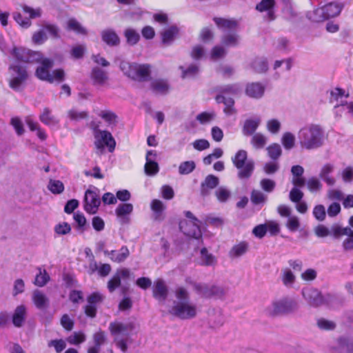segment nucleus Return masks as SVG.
Here are the masks:
<instances>
[{
  "mask_svg": "<svg viewBox=\"0 0 353 353\" xmlns=\"http://www.w3.org/2000/svg\"><path fill=\"white\" fill-rule=\"evenodd\" d=\"M175 301L170 313L181 319H191L197 314V307L190 301L188 290L183 287H176L174 290Z\"/></svg>",
  "mask_w": 353,
  "mask_h": 353,
  "instance_id": "f257e3e1",
  "label": "nucleus"
},
{
  "mask_svg": "<svg viewBox=\"0 0 353 353\" xmlns=\"http://www.w3.org/2000/svg\"><path fill=\"white\" fill-rule=\"evenodd\" d=\"M298 139L301 148L316 149L323 144V130L319 125H305L299 131Z\"/></svg>",
  "mask_w": 353,
  "mask_h": 353,
  "instance_id": "f03ea898",
  "label": "nucleus"
},
{
  "mask_svg": "<svg viewBox=\"0 0 353 353\" xmlns=\"http://www.w3.org/2000/svg\"><path fill=\"white\" fill-rule=\"evenodd\" d=\"M135 329L134 321H114L110 323L109 330L110 334L114 336V342L118 347L123 352L128 350L127 342L130 334Z\"/></svg>",
  "mask_w": 353,
  "mask_h": 353,
  "instance_id": "7ed1b4c3",
  "label": "nucleus"
},
{
  "mask_svg": "<svg viewBox=\"0 0 353 353\" xmlns=\"http://www.w3.org/2000/svg\"><path fill=\"white\" fill-rule=\"evenodd\" d=\"M232 161L239 170L238 176L239 179H248L251 176L254 169V163L252 160L248 159V154L245 150H239L232 158Z\"/></svg>",
  "mask_w": 353,
  "mask_h": 353,
  "instance_id": "20e7f679",
  "label": "nucleus"
},
{
  "mask_svg": "<svg viewBox=\"0 0 353 353\" xmlns=\"http://www.w3.org/2000/svg\"><path fill=\"white\" fill-rule=\"evenodd\" d=\"M120 68L125 75L135 80L145 81L150 74V65L148 64L122 61L120 63Z\"/></svg>",
  "mask_w": 353,
  "mask_h": 353,
  "instance_id": "39448f33",
  "label": "nucleus"
},
{
  "mask_svg": "<svg viewBox=\"0 0 353 353\" xmlns=\"http://www.w3.org/2000/svg\"><path fill=\"white\" fill-rule=\"evenodd\" d=\"M298 308V304L294 299L283 298L273 302L265 308V313L269 316H279L288 314L295 311Z\"/></svg>",
  "mask_w": 353,
  "mask_h": 353,
  "instance_id": "423d86ee",
  "label": "nucleus"
},
{
  "mask_svg": "<svg viewBox=\"0 0 353 353\" xmlns=\"http://www.w3.org/2000/svg\"><path fill=\"white\" fill-rule=\"evenodd\" d=\"M342 10V6L338 3H330L321 8L315 9L310 19L315 22L323 21L329 18L338 16Z\"/></svg>",
  "mask_w": 353,
  "mask_h": 353,
  "instance_id": "0eeeda50",
  "label": "nucleus"
},
{
  "mask_svg": "<svg viewBox=\"0 0 353 353\" xmlns=\"http://www.w3.org/2000/svg\"><path fill=\"white\" fill-rule=\"evenodd\" d=\"M194 292L199 296L204 299L221 298L225 294V290L220 286L209 285L202 283H194L192 284Z\"/></svg>",
  "mask_w": 353,
  "mask_h": 353,
  "instance_id": "6e6552de",
  "label": "nucleus"
},
{
  "mask_svg": "<svg viewBox=\"0 0 353 353\" xmlns=\"http://www.w3.org/2000/svg\"><path fill=\"white\" fill-rule=\"evenodd\" d=\"M302 295L307 303L313 307H319L323 304H328L332 296L327 294L325 296L315 288H305L302 290Z\"/></svg>",
  "mask_w": 353,
  "mask_h": 353,
  "instance_id": "1a4fd4ad",
  "label": "nucleus"
},
{
  "mask_svg": "<svg viewBox=\"0 0 353 353\" xmlns=\"http://www.w3.org/2000/svg\"><path fill=\"white\" fill-rule=\"evenodd\" d=\"M94 145L102 153L106 146L109 152H112L116 146L114 139L110 132L106 130H97L94 132Z\"/></svg>",
  "mask_w": 353,
  "mask_h": 353,
  "instance_id": "9d476101",
  "label": "nucleus"
},
{
  "mask_svg": "<svg viewBox=\"0 0 353 353\" xmlns=\"http://www.w3.org/2000/svg\"><path fill=\"white\" fill-rule=\"evenodd\" d=\"M21 7L23 12L28 14V17L23 18L21 13L14 12L13 18L21 28H28L32 25L30 19L40 17L42 10L40 8H33L26 5H23Z\"/></svg>",
  "mask_w": 353,
  "mask_h": 353,
  "instance_id": "9b49d317",
  "label": "nucleus"
},
{
  "mask_svg": "<svg viewBox=\"0 0 353 353\" xmlns=\"http://www.w3.org/2000/svg\"><path fill=\"white\" fill-rule=\"evenodd\" d=\"M10 79L9 85L14 90H19L21 84L25 82L28 77L25 67L19 65H11L9 67Z\"/></svg>",
  "mask_w": 353,
  "mask_h": 353,
  "instance_id": "f8f14e48",
  "label": "nucleus"
},
{
  "mask_svg": "<svg viewBox=\"0 0 353 353\" xmlns=\"http://www.w3.org/2000/svg\"><path fill=\"white\" fill-rule=\"evenodd\" d=\"M12 54L19 61L30 63L34 61L39 62L41 54L37 52L30 50L14 47L12 50Z\"/></svg>",
  "mask_w": 353,
  "mask_h": 353,
  "instance_id": "ddd939ff",
  "label": "nucleus"
},
{
  "mask_svg": "<svg viewBox=\"0 0 353 353\" xmlns=\"http://www.w3.org/2000/svg\"><path fill=\"white\" fill-rule=\"evenodd\" d=\"M101 204L99 196L94 191L88 190L85 193L83 207L89 214H94L98 211Z\"/></svg>",
  "mask_w": 353,
  "mask_h": 353,
  "instance_id": "4468645a",
  "label": "nucleus"
},
{
  "mask_svg": "<svg viewBox=\"0 0 353 353\" xmlns=\"http://www.w3.org/2000/svg\"><path fill=\"white\" fill-rule=\"evenodd\" d=\"M199 221H181L179 223V228L186 236L199 239L201 237V232L199 226Z\"/></svg>",
  "mask_w": 353,
  "mask_h": 353,
  "instance_id": "2eb2a0df",
  "label": "nucleus"
},
{
  "mask_svg": "<svg viewBox=\"0 0 353 353\" xmlns=\"http://www.w3.org/2000/svg\"><path fill=\"white\" fill-rule=\"evenodd\" d=\"M131 272L127 268H121L117 270L113 276L108 282V289L110 292H113L121 284V280L125 281L130 279Z\"/></svg>",
  "mask_w": 353,
  "mask_h": 353,
  "instance_id": "dca6fc26",
  "label": "nucleus"
},
{
  "mask_svg": "<svg viewBox=\"0 0 353 353\" xmlns=\"http://www.w3.org/2000/svg\"><path fill=\"white\" fill-rule=\"evenodd\" d=\"M41 65L39 66L35 74L37 77L42 81H50L51 79H49L50 72V69L53 67L54 61L48 58L41 59V56L40 57V61Z\"/></svg>",
  "mask_w": 353,
  "mask_h": 353,
  "instance_id": "f3484780",
  "label": "nucleus"
},
{
  "mask_svg": "<svg viewBox=\"0 0 353 353\" xmlns=\"http://www.w3.org/2000/svg\"><path fill=\"white\" fill-rule=\"evenodd\" d=\"M157 153L150 150L146 155V163L144 166L145 172L148 175H155L159 170V165L156 162Z\"/></svg>",
  "mask_w": 353,
  "mask_h": 353,
  "instance_id": "a211bd4d",
  "label": "nucleus"
},
{
  "mask_svg": "<svg viewBox=\"0 0 353 353\" xmlns=\"http://www.w3.org/2000/svg\"><path fill=\"white\" fill-rule=\"evenodd\" d=\"M154 297L159 301H164L168 294V289L163 279H159L154 281L152 289Z\"/></svg>",
  "mask_w": 353,
  "mask_h": 353,
  "instance_id": "6ab92c4d",
  "label": "nucleus"
},
{
  "mask_svg": "<svg viewBox=\"0 0 353 353\" xmlns=\"http://www.w3.org/2000/svg\"><path fill=\"white\" fill-rule=\"evenodd\" d=\"M274 0H261V1L256 5V9L261 12H267L265 18L269 21H272L275 18L274 12Z\"/></svg>",
  "mask_w": 353,
  "mask_h": 353,
  "instance_id": "aec40b11",
  "label": "nucleus"
},
{
  "mask_svg": "<svg viewBox=\"0 0 353 353\" xmlns=\"http://www.w3.org/2000/svg\"><path fill=\"white\" fill-rule=\"evenodd\" d=\"M133 208V205L131 203H121L117 207L115 214L122 223H126L129 221L128 216L132 212Z\"/></svg>",
  "mask_w": 353,
  "mask_h": 353,
  "instance_id": "412c9836",
  "label": "nucleus"
},
{
  "mask_svg": "<svg viewBox=\"0 0 353 353\" xmlns=\"http://www.w3.org/2000/svg\"><path fill=\"white\" fill-rule=\"evenodd\" d=\"M214 21L217 27L224 33L235 31L238 26L237 21L233 19L215 17Z\"/></svg>",
  "mask_w": 353,
  "mask_h": 353,
  "instance_id": "4be33fe9",
  "label": "nucleus"
},
{
  "mask_svg": "<svg viewBox=\"0 0 353 353\" xmlns=\"http://www.w3.org/2000/svg\"><path fill=\"white\" fill-rule=\"evenodd\" d=\"M104 254L112 261L121 263L128 257L130 252L126 246H123L119 250H105L104 251Z\"/></svg>",
  "mask_w": 353,
  "mask_h": 353,
  "instance_id": "5701e85b",
  "label": "nucleus"
},
{
  "mask_svg": "<svg viewBox=\"0 0 353 353\" xmlns=\"http://www.w3.org/2000/svg\"><path fill=\"white\" fill-rule=\"evenodd\" d=\"M26 318V307L23 305H19L16 307L12 316V321L13 325L17 327L23 326Z\"/></svg>",
  "mask_w": 353,
  "mask_h": 353,
  "instance_id": "b1692460",
  "label": "nucleus"
},
{
  "mask_svg": "<svg viewBox=\"0 0 353 353\" xmlns=\"http://www.w3.org/2000/svg\"><path fill=\"white\" fill-rule=\"evenodd\" d=\"M216 101L217 103H223L225 105L223 111L228 116H232L236 114V110L234 107V101L230 97H227L223 94H219L216 97Z\"/></svg>",
  "mask_w": 353,
  "mask_h": 353,
  "instance_id": "393cba45",
  "label": "nucleus"
},
{
  "mask_svg": "<svg viewBox=\"0 0 353 353\" xmlns=\"http://www.w3.org/2000/svg\"><path fill=\"white\" fill-rule=\"evenodd\" d=\"M39 120L48 126H54L59 124V119L53 114L52 110L44 108L39 115Z\"/></svg>",
  "mask_w": 353,
  "mask_h": 353,
  "instance_id": "a878e982",
  "label": "nucleus"
},
{
  "mask_svg": "<svg viewBox=\"0 0 353 353\" xmlns=\"http://www.w3.org/2000/svg\"><path fill=\"white\" fill-rule=\"evenodd\" d=\"M334 165L332 163H325L323 165L319 173V177L323 179L328 185H334L336 180L330 176L334 172Z\"/></svg>",
  "mask_w": 353,
  "mask_h": 353,
  "instance_id": "bb28decb",
  "label": "nucleus"
},
{
  "mask_svg": "<svg viewBox=\"0 0 353 353\" xmlns=\"http://www.w3.org/2000/svg\"><path fill=\"white\" fill-rule=\"evenodd\" d=\"M219 178L214 175H208L203 182L201 183V194L205 196L208 194L209 190L214 189L219 184Z\"/></svg>",
  "mask_w": 353,
  "mask_h": 353,
  "instance_id": "cd10ccee",
  "label": "nucleus"
},
{
  "mask_svg": "<svg viewBox=\"0 0 353 353\" xmlns=\"http://www.w3.org/2000/svg\"><path fill=\"white\" fill-rule=\"evenodd\" d=\"M91 78L94 85L102 86L105 84L108 76L104 70L95 67L92 70Z\"/></svg>",
  "mask_w": 353,
  "mask_h": 353,
  "instance_id": "c85d7f7f",
  "label": "nucleus"
},
{
  "mask_svg": "<svg viewBox=\"0 0 353 353\" xmlns=\"http://www.w3.org/2000/svg\"><path fill=\"white\" fill-rule=\"evenodd\" d=\"M248 243L246 241H241L232 246L229 252V256L232 259L241 257L248 251Z\"/></svg>",
  "mask_w": 353,
  "mask_h": 353,
  "instance_id": "c756f323",
  "label": "nucleus"
},
{
  "mask_svg": "<svg viewBox=\"0 0 353 353\" xmlns=\"http://www.w3.org/2000/svg\"><path fill=\"white\" fill-rule=\"evenodd\" d=\"M265 88L259 83H252L247 85L246 94L252 98H260L263 95Z\"/></svg>",
  "mask_w": 353,
  "mask_h": 353,
  "instance_id": "7c9ffc66",
  "label": "nucleus"
},
{
  "mask_svg": "<svg viewBox=\"0 0 353 353\" xmlns=\"http://www.w3.org/2000/svg\"><path fill=\"white\" fill-rule=\"evenodd\" d=\"M32 301L38 309H45L48 307L49 299L44 293L39 290L34 291L32 294Z\"/></svg>",
  "mask_w": 353,
  "mask_h": 353,
  "instance_id": "2f4dec72",
  "label": "nucleus"
},
{
  "mask_svg": "<svg viewBox=\"0 0 353 353\" xmlns=\"http://www.w3.org/2000/svg\"><path fill=\"white\" fill-rule=\"evenodd\" d=\"M261 123L260 118L249 119L245 121L242 132L245 136L252 135L257 129Z\"/></svg>",
  "mask_w": 353,
  "mask_h": 353,
  "instance_id": "473e14b6",
  "label": "nucleus"
},
{
  "mask_svg": "<svg viewBox=\"0 0 353 353\" xmlns=\"http://www.w3.org/2000/svg\"><path fill=\"white\" fill-rule=\"evenodd\" d=\"M221 42L226 47H234L239 44V37L235 31L224 33Z\"/></svg>",
  "mask_w": 353,
  "mask_h": 353,
  "instance_id": "72a5a7b5",
  "label": "nucleus"
},
{
  "mask_svg": "<svg viewBox=\"0 0 353 353\" xmlns=\"http://www.w3.org/2000/svg\"><path fill=\"white\" fill-rule=\"evenodd\" d=\"M103 41L109 46H117L119 43V38L112 30H105L101 32Z\"/></svg>",
  "mask_w": 353,
  "mask_h": 353,
  "instance_id": "f704fd0d",
  "label": "nucleus"
},
{
  "mask_svg": "<svg viewBox=\"0 0 353 353\" xmlns=\"http://www.w3.org/2000/svg\"><path fill=\"white\" fill-rule=\"evenodd\" d=\"M281 278L283 284L288 288H292L296 281L295 274L289 268L282 270Z\"/></svg>",
  "mask_w": 353,
  "mask_h": 353,
  "instance_id": "c9c22d12",
  "label": "nucleus"
},
{
  "mask_svg": "<svg viewBox=\"0 0 353 353\" xmlns=\"http://www.w3.org/2000/svg\"><path fill=\"white\" fill-rule=\"evenodd\" d=\"M251 67L257 73L265 72L268 69L267 60L263 57L255 58L251 63Z\"/></svg>",
  "mask_w": 353,
  "mask_h": 353,
  "instance_id": "e433bc0d",
  "label": "nucleus"
},
{
  "mask_svg": "<svg viewBox=\"0 0 353 353\" xmlns=\"http://www.w3.org/2000/svg\"><path fill=\"white\" fill-rule=\"evenodd\" d=\"M200 260L201 263L206 266L214 265L216 263L215 256L212 254L209 253L205 248L201 250Z\"/></svg>",
  "mask_w": 353,
  "mask_h": 353,
  "instance_id": "4c0bfd02",
  "label": "nucleus"
},
{
  "mask_svg": "<svg viewBox=\"0 0 353 353\" xmlns=\"http://www.w3.org/2000/svg\"><path fill=\"white\" fill-rule=\"evenodd\" d=\"M153 90L159 94H166L169 90V85L165 80L156 79L152 82Z\"/></svg>",
  "mask_w": 353,
  "mask_h": 353,
  "instance_id": "58836bf2",
  "label": "nucleus"
},
{
  "mask_svg": "<svg viewBox=\"0 0 353 353\" xmlns=\"http://www.w3.org/2000/svg\"><path fill=\"white\" fill-rule=\"evenodd\" d=\"M67 29L72 30L77 34L85 35L87 30L81 23L75 19H70L67 22Z\"/></svg>",
  "mask_w": 353,
  "mask_h": 353,
  "instance_id": "ea45409f",
  "label": "nucleus"
},
{
  "mask_svg": "<svg viewBox=\"0 0 353 353\" xmlns=\"http://www.w3.org/2000/svg\"><path fill=\"white\" fill-rule=\"evenodd\" d=\"M38 270L39 273L35 276L34 283L39 287H43L50 281V276L46 270L39 268Z\"/></svg>",
  "mask_w": 353,
  "mask_h": 353,
  "instance_id": "a19ab883",
  "label": "nucleus"
},
{
  "mask_svg": "<svg viewBox=\"0 0 353 353\" xmlns=\"http://www.w3.org/2000/svg\"><path fill=\"white\" fill-rule=\"evenodd\" d=\"M179 30L175 26H172L162 33V41L165 44H170L178 34Z\"/></svg>",
  "mask_w": 353,
  "mask_h": 353,
  "instance_id": "79ce46f5",
  "label": "nucleus"
},
{
  "mask_svg": "<svg viewBox=\"0 0 353 353\" xmlns=\"http://www.w3.org/2000/svg\"><path fill=\"white\" fill-rule=\"evenodd\" d=\"M267 199V196L260 190H253L251 192L250 200L254 205L264 204Z\"/></svg>",
  "mask_w": 353,
  "mask_h": 353,
  "instance_id": "37998d69",
  "label": "nucleus"
},
{
  "mask_svg": "<svg viewBox=\"0 0 353 353\" xmlns=\"http://www.w3.org/2000/svg\"><path fill=\"white\" fill-rule=\"evenodd\" d=\"M48 189L54 194H59L63 192L64 185L59 180L50 179Z\"/></svg>",
  "mask_w": 353,
  "mask_h": 353,
  "instance_id": "c03bdc74",
  "label": "nucleus"
},
{
  "mask_svg": "<svg viewBox=\"0 0 353 353\" xmlns=\"http://www.w3.org/2000/svg\"><path fill=\"white\" fill-rule=\"evenodd\" d=\"M196 164L194 161H186L180 163L179 166V172L180 174H188L194 171Z\"/></svg>",
  "mask_w": 353,
  "mask_h": 353,
  "instance_id": "a18cd8bd",
  "label": "nucleus"
},
{
  "mask_svg": "<svg viewBox=\"0 0 353 353\" xmlns=\"http://www.w3.org/2000/svg\"><path fill=\"white\" fill-rule=\"evenodd\" d=\"M86 339V336L84 333L81 332H75L70 335L66 341L71 345H77L83 343Z\"/></svg>",
  "mask_w": 353,
  "mask_h": 353,
  "instance_id": "49530a36",
  "label": "nucleus"
},
{
  "mask_svg": "<svg viewBox=\"0 0 353 353\" xmlns=\"http://www.w3.org/2000/svg\"><path fill=\"white\" fill-rule=\"evenodd\" d=\"M99 116L109 125H114L117 123V116L110 110H101Z\"/></svg>",
  "mask_w": 353,
  "mask_h": 353,
  "instance_id": "de8ad7c7",
  "label": "nucleus"
},
{
  "mask_svg": "<svg viewBox=\"0 0 353 353\" xmlns=\"http://www.w3.org/2000/svg\"><path fill=\"white\" fill-rule=\"evenodd\" d=\"M90 268L92 272L97 270L99 274L101 276H108L111 271V266L108 263L101 264L98 266L97 263H94L93 264H90Z\"/></svg>",
  "mask_w": 353,
  "mask_h": 353,
  "instance_id": "09e8293b",
  "label": "nucleus"
},
{
  "mask_svg": "<svg viewBox=\"0 0 353 353\" xmlns=\"http://www.w3.org/2000/svg\"><path fill=\"white\" fill-rule=\"evenodd\" d=\"M281 143L286 150H290L294 146L295 136L291 132H285L283 134Z\"/></svg>",
  "mask_w": 353,
  "mask_h": 353,
  "instance_id": "8fccbe9b",
  "label": "nucleus"
},
{
  "mask_svg": "<svg viewBox=\"0 0 353 353\" xmlns=\"http://www.w3.org/2000/svg\"><path fill=\"white\" fill-rule=\"evenodd\" d=\"M125 37L127 39L128 43L130 45H135L139 40V34L133 29H127L125 31Z\"/></svg>",
  "mask_w": 353,
  "mask_h": 353,
  "instance_id": "3c124183",
  "label": "nucleus"
},
{
  "mask_svg": "<svg viewBox=\"0 0 353 353\" xmlns=\"http://www.w3.org/2000/svg\"><path fill=\"white\" fill-rule=\"evenodd\" d=\"M266 137L260 133L255 134L252 137L251 141V143L253 145V146L257 149L263 148L266 144Z\"/></svg>",
  "mask_w": 353,
  "mask_h": 353,
  "instance_id": "603ef678",
  "label": "nucleus"
},
{
  "mask_svg": "<svg viewBox=\"0 0 353 353\" xmlns=\"http://www.w3.org/2000/svg\"><path fill=\"white\" fill-rule=\"evenodd\" d=\"M269 157L274 160H276L281 155V148L277 143H273L267 148Z\"/></svg>",
  "mask_w": 353,
  "mask_h": 353,
  "instance_id": "864d4df0",
  "label": "nucleus"
},
{
  "mask_svg": "<svg viewBox=\"0 0 353 353\" xmlns=\"http://www.w3.org/2000/svg\"><path fill=\"white\" fill-rule=\"evenodd\" d=\"M48 39L45 29L43 27L42 29L35 32L32 37V41L34 43L41 45L43 43Z\"/></svg>",
  "mask_w": 353,
  "mask_h": 353,
  "instance_id": "5fc2aeb1",
  "label": "nucleus"
},
{
  "mask_svg": "<svg viewBox=\"0 0 353 353\" xmlns=\"http://www.w3.org/2000/svg\"><path fill=\"white\" fill-rule=\"evenodd\" d=\"M285 225L290 231L296 232L301 226L299 219L296 216H290L288 217Z\"/></svg>",
  "mask_w": 353,
  "mask_h": 353,
  "instance_id": "6e6d98bb",
  "label": "nucleus"
},
{
  "mask_svg": "<svg viewBox=\"0 0 353 353\" xmlns=\"http://www.w3.org/2000/svg\"><path fill=\"white\" fill-rule=\"evenodd\" d=\"M179 68L182 70L183 79L194 77L199 71V67L196 65H191L187 69L183 66H180Z\"/></svg>",
  "mask_w": 353,
  "mask_h": 353,
  "instance_id": "4d7b16f0",
  "label": "nucleus"
},
{
  "mask_svg": "<svg viewBox=\"0 0 353 353\" xmlns=\"http://www.w3.org/2000/svg\"><path fill=\"white\" fill-rule=\"evenodd\" d=\"M260 186L265 192L270 193L274 190L276 183L270 179H263L260 181Z\"/></svg>",
  "mask_w": 353,
  "mask_h": 353,
  "instance_id": "13d9d810",
  "label": "nucleus"
},
{
  "mask_svg": "<svg viewBox=\"0 0 353 353\" xmlns=\"http://www.w3.org/2000/svg\"><path fill=\"white\" fill-rule=\"evenodd\" d=\"M217 199L221 202H225L230 196V192L226 188L220 187L215 192Z\"/></svg>",
  "mask_w": 353,
  "mask_h": 353,
  "instance_id": "bf43d9fd",
  "label": "nucleus"
},
{
  "mask_svg": "<svg viewBox=\"0 0 353 353\" xmlns=\"http://www.w3.org/2000/svg\"><path fill=\"white\" fill-rule=\"evenodd\" d=\"M49 79H52L50 81H48L49 83H53L54 81L59 83L61 82L65 79V72L62 69L54 70L52 73H50Z\"/></svg>",
  "mask_w": 353,
  "mask_h": 353,
  "instance_id": "052dcab7",
  "label": "nucleus"
},
{
  "mask_svg": "<svg viewBox=\"0 0 353 353\" xmlns=\"http://www.w3.org/2000/svg\"><path fill=\"white\" fill-rule=\"evenodd\" d=\"M240 90V88L237 85H227L220 87L219 91L221 94L225 95L227 94H235Z\"/></svg>",
  "mask_w": 353,
  "mask_h": 353,
  "instance_id": "680f3d73",
  "label": "nucleus"
},
{
  "mask_svg": "<svg viewBox=\"0 0 353 353\" xmlns=\"http://www.w3.org/2000/svg\"><path fill=\"white\" fill-rule=\"evenodd\" d=\"M307 186L310 192H316L321 189L322 184L319 179L312 177L307 180Z\"/></svg>",
  "mask_w": 353,
  "mask_h": 353,
  "instance_id": "e2e57ef3",
  "label": "nucleus"
},
{
  "mask_svg": "<svg viewBox=\"0 0 353 353\" xmlns=\"http://www.w3.org/2000/svg\"><path fill=\"white\" fill-rule=\"evenodd\" d=\"M94 345L100 347L105 343L106 336L104 332L99 330L93 334Z\"/></svg>",
  "mask_w": 353,
  "mask_h": 353,
  "instance_id": "0e129e2a",
  "label": "nucleus"
},
{
  "mask_svg": "<svg viewBox=\"0 0 353 353\" xmlns=\"http://www.w3.org/2000/svg\"><path fill=\"white\" fill-rule=\"evenodd\" d=\"M225 54L226 51L223 47L216 46L212 48L211 51L210 57L212 59L216 60L223 57Z\"/></svg>",
  "mask_w": 353,
  "mask_h": 353,
  "instance_id": "69168bd1",
  "label": "nucleus"
},
{
  "mask_svg": "<svg viewBox=\"0 0 353 353\" xmlns=\"http://www.w3.org/2000/svg\"><path fill=\"white\" fill-rule=\"evenodd\" d=\"M165 208V206L161 201L158 199H154L152 201L151 209L157 215H160Z\"/></svg>",
  "mask_w": 353,
  "mask_h": 353,
  "instance_id": "338daca9",
  "label": "nucleus"
},
{
  "mask_svg": "<svg viewBox=\"0 0 353 353\" xmlns=\"http://www.w3.org/2000/svg\"><path fill=\"white\" fill-rule=\"evenodd\" d=\"M342 245L345 251L353 250V230L350 229V232L347 234V238L343 241Z\"/></svg>",
  "mask_w": 353,
  "mask_h": 353,
  "instance_id": "774afa93",
  "label": "nucleus"
}]
</instances>
